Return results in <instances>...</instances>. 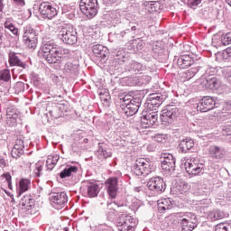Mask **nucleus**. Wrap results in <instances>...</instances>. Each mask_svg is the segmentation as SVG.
Wrapping results in <instances>:
<instances>
[{
  "instance_id": "f257e3e1",
  "label": "nucleus",
  "mask_w": 231,
  "mask_h": 231,
  "mask_svg": "<svg viewBox=\"0 0 231 231\" xmlns=\"http://www.w3.org/2000/svg\"><path fill=\"white\" fill-rule=\"evenodd\" d=\"M40 53L49 64H57L60 60V47L51 42H46Z\"/></svg>"
},
{
  "instance_id": "f03ea898",
  "label": "nucleus",
  "mask_w": 231,
  "mask_h": 231,
  "mask_svg": "<svg viewBox=\"0 0 231 231\" xmlns=\"http://www.w3.org/2000/svg\"><path fill=\"white\" fill-rule=\"evenodd\" d=\"M155 169L156 166L151 159L138 158L134 164L133 172L136 176H149Z\"/></svg>"
},
{
  "instance_id": "7ed1b4c3",
  "label": "nucleus",
  "mask_w": 231,
  "mask_h": 231,
  "mask_svg": "<svg viewBox=\"0 0 231 231\" xmlns=\"http://www.w3.org/2000/svg\"><path fill=\"white\" fill-rule=\"evenodd\" d=\"M184 167L188 174L198 176V174L203 172V169L205 168V162L200 161L198 157H190L186 160Z\"/></svg>"
},
{
  "instance_id": "20e7f679",
  "label": "nucleus",
  "mask_w": 231,
  "mask_h": 231,
  "mask_svg": "<svg viewBox=\"0 0 231 231\" xmlns=\"http://www.w3.org/2000/svg\"><path fill=\"white\" fill-rule=\"evenodd\" d=\"M137 225L138 220L128 215H121L116 220V228L118 231H134Z\"/></svg>"
},
{
  "instance_id": "39448f33",
  "label": "nucleus",
  "mask_w": 231,
  "mask_h": 231,
  "mask_svg": "<svg viewBox=\"0 0 231 231\" xmlns=\"http://www.w3.org/2000/svg\"><path fill=\"white\" fill-rule=\"evenodd\" d=\"M179 217V223L182 228V231H192L194 228H196L198 218L194 213H180Z\"/></svg>"
},
{
  "instance_id": "423d86ee",
  "label": "nucleus",
  "mask_w": 231,
  "mask_h": 231,
  "mask_svg": "<svg viewBox=\"0 0 231 231\" xmlns=\"http://www.w3.org/2000/svg\"><path fill=\"white\" fill-rule=\"evenodd\" d=\"M79 8L88 19H93L98 14V0H80Z\"/></svg>"
},
{
  "instance_id": "0eeeda50",
  "label": "nucleus",
  "mask_w": 231,
  "mask_h": 231,
  "mask_svg": "<svg viewBox=\"0 0 231 231\" xmlns=\"http://www.w3.org/2000/svg\"><path fill=\"white\" fill-rule=\"evenodd\" d=\"M59 38L65 44H75L78 41L77 30L71 25H66L61 28L59 32Z\"/></svg>"
},
{
  "instance_id": "6e6552de",
  "label": "nucleus",
  "mask_w": 231,
  "mask_h": 231,
  "mask_svg": "<svg viewBox=\"0 0 231 231\" xmlns=\"http://www.w3.org/2000/svg\"><path fill=\"white\" fill-rule=\"evenodd\" d=\"M23 41L29 50H35L38 42L37 32L35 29L32 28V26H25L23 28Z\"/></svg>"
},
{
  "instance_id": "1a4fd4ad",
  "label": "nucleus",
  "mask_w": 231,
  "mask_h": 231,
  "mask_svg": "<svg viewBox=\"0 0 231 231\" xmlns=\"http://www.w3.org/2000/svg\"><path fill=\"white\" fill-rule=\"evenodd\" d=\"M161 167L162 172L165 174L174 172V169H176V159H174V156L171 153H162L161 156Z\"/></svg>"
},
{
  "instance_id": "9d476101",
  "label": "nucleus",
  "mask_w": 231,
  "mask_h": 231,
  "mask_svg": "<svg viewBox=\"0 0 231 231\" xmlns=\"http://www.w3.org/2000/svg\"><path fill=\"white\" fill-rule=\"evenodd\" d=\"M147 187L149 190H152L155 194H162L165 192V189H167V184L162 177H152L147 182Z\"/></svg>"
},
{
  "instance_id": "9b49d317",
  "label": "nucleus",
  "mask_w": 231,
  "mask_h": 231,
  "mask_svg": "<svg viewBox=\"0 0 231 231\" xmlns=\"http://www.w3.org/2000/svg\"><path fill=\"white\" fill-rule=\"evenodd\" d=\"M158 122V111L149 110L143 112V116L141 118V125L143 129L152 127Z\"/></svg>"
},
{
  "instance_id": "f8f14e48",
  "label": "nucleus",
  "mask_w": 231,
  "mask_h": 231,
  "mask_svg": "<svg viewBox=\"0 0 231 231\" xmlns=\"http://www.w3.org/2000/svg\"><path fill=\"white\" fill-rule=\"evenodd\" d=\"M50 201L53 208L60 210V208H64L66 203H68V194L64 191L52 193L50 197Z\"/></svg>"
},
{
  "instance_id": "ddd939ff",
  "label": "nucleus",
  "mask_w": 231,
  "mask_h": 231,
  "mask_svg": "<svg viewBox=\"0 0 231 231\" xmlns=\"http://www.w3.org/2000/svg\"><path fill=\"white\" fill-rule=\"evenodd\" d=\"M179 109L174 105H168L161 114L162 122H165L166 124H171L172 120L178 116Z\"/></svg>"
},
{
  "instance_id": "4468645a",
  "label": "nucleus",
  "mask_w": 231,
  "mask_h": 231,
  "mask_svg": "<svg viewBox=\"0 0 231 231\" xmlns=\"http://www.w3.org/2000/svg\"><path fill=\"white\" fill-rule=\"evenodd\" d=\"M140 106H142V99L135 97L130 100L129 103H126V106L122 107V111L125 116H133L138 113Z\"/></svg>"
},
{
  "instance_id": "2eb2a0df",
  "label": "nucleus",
  "mask_w": 231,
  "mask_h": 231,
  "mask_svg": "<svg viewBox=\"0 0 231 231\" xmlns=\"http://www.w3.org/2000/svg\"><path fill=\"white\" fill-rule=\"evenodd\" d=\"M39 12L43 19H53L57 15V8L50 2H42L39 5Z\"/></svg>"
},
{
  "instance_id": "dca6fc26",
  "label": "nucleus",
  "mask_w": 231,
  "mask_h": 231,
  "mask_svg": "<svg viewBox=\"0 0 231 231\" xmlns=\"http://www.w3.org/2000/svg\"><path fill=\"white\" fill-rule=\"evenodd\" d=\"M164 100L165 97H163L162 94H151L146 103V109L150 111H156V109L163 104Z\"/></svg>"
},
{
  "instance_id": "f3484780",
  "label": "nucleus",
  "mask_w": 231,
  "mask_h": 231,
  "mask_svg": "<svg viewBox=\"0 0 231 231\" xmlns=\"http://www.w3.org/2000/svg\"><path fill=\"white\" fill-rule=\"evenodd\" d=\"M216 106V101L210 97H203L197 106V111L200 113H207Z\"/></svg>"
},
{
  "instance_id": "a211bd4d",
  "label": "nucleus",
  "mask_w": 231,
  "mask_h": 231,
  "mask_svg": "<svg viewBox=\"0 0 231 231\" xmlns=\"http://www.w3.org/2000/svg\"><path fill=\"white\" fill-rule=\"evenodd\" d=\"M83 187L88 198H97L100 192V186L95 181L87 180L83 182Z\"/></svg>"
},
{
  "instance_id": "6ab92c4d",
  "label": "nucleus",
  "mask_w": 231,
  "mask_h": 231,
  "mask_svg": "<svg viewBox=\"0 0 231 231\" xmlns=\"http://www.w3.org/2000/svg\"><path fill=\"white\" fill-rule=\"evenodd\" d=\"M208 151V155L210 156V158H212V160H223L225 158V154H226V151L224 147L214 144L210 145Z\"/></svg>"
},
{
  "instance_id": "aec40b11",
  "label": "nucleus",
  "mask_w": 231,
  "mask_h": 231,
  "mask_svg": "<svg viewBox=\"0 0 231 231\" xmlns=\"http://www.w3.org/2000/svg\"><path fill=\"white\" fill-rule=\"evenodd\" d=\"M106 187L110 198L115 199L118 192V179L116 177L107 179L106 181Z\"/></svg>"
},
{
  "instance_id": "412c9836",
  "label": "nucleus",
  "mask_w": 231,
  "mask_h": 231,
  "mask_svg": "<svg viewBox=\"0 0 231 231\" xmlns=\"http://www.w3.org/2000/svg\"><path fill=\"white\" fill-rule=\"evenodd\" d=\"M24 154V141L23 138L18 137L11 151V156L15 158H21Z\"/></svg>"
},
{
  "instance_id": "4be33fe9",
  "label": "nucleus",
  "mask_w": 231,
  "mask_h": 231,
  "mask_svg": "<svg viewBox=\"0 0 231 231\" xmlns=\"http://www.w3.org/2000/svg\"><path fill=\"white\" fill-rule=\"evenodd\" d=\"M8 62L9 66H18V68H23V69H26V63L23 62L21 59L19 58V54L17 52L10 51L8 54Z\"/></svg>"
},
{
  "instance_id": "5701e85b",
  "label": "nucleus",
  "mask_w": 231,
  "mask_h": 231,
  "mask_svg": "<svg viewBox=\"0 0 231 231\" xmlns=\"http://www.w3.org/2000/svg\"><path fill=\"white\" fill-rule=\"evenodd\" d=\"M77 172H79V167L68 164L65 166L63 171H60V178H61V180H66V178L75 176Z\"/></svg>"
},
{
  "instance_id": "b1692460",
  "label": "nucleus",
  "mask_w": 231,
  "mask_h": 231,
  "mask_svg": "<svg viewBox=\"0 0 231 231\" xmlns=\"http://www.w3.org/2000/svg\"><path fill=\"white\" fill-rule=\"evenodd\" d=\"M177 64L180 69H187V68H190L194 64V59L190 55H182L178 59Z\"/></svg>"
},
{
  "instance_id": "393cba45",
  "label": "nucleus",
  "mask_w": 231,
  "mask_h": 231,
  "mask_svg": "<svg viewBox=\"0 0 231 231\" xmlns=\"http://www.w3.org/2000/svg\"><path fill=\"white\" fill-rule=\"evenodd\" d=\"M180 152L187 153L189 151L194 149V140L190 138L182 139L179 144Z\"/></svg>"
},
{
  "instance_id": "a878e982",
  "label": "nucleus",
  "mask_w": 231,
  "mask_h": 231,
  "mask_svg": "<svg viewBox=\"0 0 231 231\" xmlns=\"http://www.w3.org/2000/svg\"><path fill=\"white\" fill-rule=\"evenodd\" d=\"M189 190V184H185V182L176 181L171 186V192L173 194H185Z\"/></svg>"
},
{
  "instance_id": "bb28decb",
  "label": "nucleus",
  "mask_w": 231,
  "mask_h": 231,
  "mask_svg": "<svg viewBox=\"0 0 231 231\" xmlns=\"http://www.w3.org/2000/svg\"><path fill=\"white\" fill-rule=\"evenodd\" d=\"M223 217H225V213H223V211H220L218 209H213L207 213L208 221H211V222L219 221V219H223Z\"/></svg>"
},
{
  "instance_id": "cd10ccee",
  "label": "nucleus",
  "mask_w": 231,
  "mask_h": 231,
  "mask_svg": "<svg viewBox=\"0 0 231 231\" xmlns=\"http://www.w3.org/2000/svg\"><path fill=\"white\" fill-rule=\"evenodd\" d=\"M143 69H145V67L136 61L130 62L126 67L127 71H130V73H134L135 75H137V73H142Z\"/></svg>"
},
{
  "instance_id": "c85d7f7f",
  "label": "nucleus",
  "mask_w": 231,
  "mask_h": 231,
  "mask_svg": "<svg viewBox=\"0 0 231 231\" xmlns=\"http://www.w3.org/2000/svg\"><path fill=\"white\" fill-rule=\"evenodd\" d=\"M63 73H66V75H73L75 73H79V64L73 63L71 61L65 63Z\"/></svg>"
},
{
  "instance_id": "c756f323",
  "label": "nucleus",
  "mask_w": 231,
  "mask_h": 231,
  "mask_svg": "<svg viewBox=\"0 0 231 231\" xmlns=\"http://www.w3.org/2000/svg\"><path fill=\"white\" fill-rule=\"evenodd\" d=\"M129 33V29L117 33L109 34V41H116V42H123L127 39L126 34Z\"/></svg>"
},
{
  "instance_id": "7c9ffc66",
  "label": "nucleus",
  "mask_w": 231,
  "mask_h": 231,
  "mask_svg": "<svg viewBox=\"0 0 231 231\" xmlns=\"http://www.w3.org/2000/svg\"><path fill=\"white\" fill-rule=\"evenodd\" d=\"M172 208V202L169 199H162L158 200V210L160 212H165V210H171Z\"/></svg>"
},
{
  "instance_id": "2f4dec72",
  "label": "nucleus",
  "mask_w": 231,
  "mask_h": 231,
  "mask_svg": "<svg viewBox=\"0 0 231 231\" xmlns=\"http://www.w3.org/2000/svg\"><path fill=\"white\" fill-rule=\"evenodd\" d=\"M30 187H32V180L29 179H21L19 181V195L29 190Z\"/></svg>"
},
{
  "instance_id": "473e14b6",
  "label": "nucleus",
  "mask_w": 231,
  "mask_h": 231,
  "mask_svg": "<svg viewBox=\"0 0 231 231\" xmlns=\"http://www.w3.org/2000/svg\"><path fill=\"white\" fill-rule=\"evenodd\" d=\"M113 156V153L103 145H100L97 150V158L99 160H107V158H111Z\"/></svg>"
},
{
  "instance_id": "72a5a7b5",
  "label": "nucleus",
  "mask_w": 231,
  "mask_h": 231,
  "mask_svg": "<svg viewBox=\"0 0 231 231\" xmlns=\"http://www.w3.org/2000/svg\"><path fill=\"white\" fill-rule=\"evenodd\" d=\"M106 19L111 23L112 24H118L120 23V12L118 11H111L108 12L106 14Z\"/></svg>"
},
{
  "instance_id": "f704fd0d",
  "label": "nucleus",
  "mask_w": 231,
  "mask_h": 231,
  "mask_svg": "<svg viewBox=\"0 0 231 231\" xmlns=\"http://www.w3.org/2000/svg\"><path fill=\"white\" fill-rule=\"evenodd\" d=\"M60 157L58 154L49 156L46 161V166L48 171H53L54 167L57 165Z\"/></svg>"
},
{
  "instance_id": "c9c22d12",
  "label": "nucleus",
  "mask_w": 231,
  "mask_h": 231,
  "mask_svg": "<svg viewBox=\"0 0 231 231\" xmlns=\"http://www.w3.org/2000/svg\"><path fill=\"white\" fill-rule=\"evenodd\" d=\"M92 51L95 55H100V57H106L107 53V47L100 44L93 45Z\"/></svg>"
},
{
  "instance_id": "e433bc0d",
  "label": "nucleus",
  "mask_w": 231,
  "mask_h": 231,
  "mask_svg": "<svg viewBox=\"0 0 231 231\" xmlns=\"http://www.w3.org/2000/svg\"><path fill=\"white\" fill-rule=\"evenodd\" d=\"M4 27L6 30H9V32H13V35H19V29L15 28V25H14V22L12 18H8L5 23Z\"/></svg>"
},
{
  "instance_id": "4c0bfd02",
  "label": "nucleus",
  "mask_w": 231,
  "mask_h": 231,
  "mask_svg": "<svg viewBox=\"0 0 231 231\" xmlns=\"http://www.w3.org/2000/svg\"><path fill=\"white\" fill-rule=\"evenodd\" d=\"M144 6L150 14H154V12L160 10V3L158 2H145Z\"/></svg>"
},
{
  "instance_id": "58836bf2",
  "label": "nucleus",
  "mask_w": 231,
  "mask_h": 231,
  "mask_svg": "<svg viewBox=\"0 0 231 231\" xmlns=\"http://www.w3.org/2000/svg\"><path fill=\"white\" fill-rule=\"evenodd\" d=\"M44 167V162L39 161L35 163V167L33 170V176L34 178H41L42 175V169Z\"/></svg>"
},
{
  "instance_id": "ea45409f",
  "label": "nucleus",
  "mask_w": 231,
  "mask_h": 231,
  "mask_svg": "<svg viewBox=\"0 0 231 231\" xmlns=\"http://www.w3.org/2000/svg\"><path fill=\"white\" fill-rule=\"evenodd\" d=\"M218 46H228V44H231V32H227L226 34H223L218 39Z\"/></svg>"
},
{
  "instance_id": "a19ab883",
  "label": "nucleus",
  "mask_w": 231,
  "mask_h": 231,
  "mask_svg": "<svg viewBox=\"0 0 231 231\" xmlns=\"http://www.w3.org/2000/svg\"><path fill=\"white\" fill-rule=\"evenodd\" d=\"M115 60L116 62H117V64L122 65V64H125V62H127L129 59L125 57V52L119 51H117L115 57Z\"/></svg>"
},
{
  "instance_id": "79ce46f5",
  "label": "nucleus",
  "mask_w": 231,
  "mask_h": 231,
  "mask_svg": "<svg viewBox=\"0 0 231 231\" xmlns=\"http://www.w3.org/2000/svg\"><path fill=\"white\" fill-rule=\"evenodd\" d=\"M0 80L3 82H10L12 80V75L10 74V69H4L0 70Z\"/></svg>"
},
{
  "instance_id": "37998d69",
  "label": "nucleus",
  "mask_w": 231,
  "mask_h": 231,
  "mask_svg": "<svg viewBox=\"0 0 231 231\" xmlns=\"http://www.w3.org/2000/svg\"><path fill=\"white\" fill-rule=\"evenodd\" d=\"M17 113L12 111V109L7 110V120L6 124H10V121L13 120V123L15 124V120H17Z\"/></svg>"
},
{
  "instance_id": "c03bdc74",
  "label": "nucleus",
  "mask_w": 231,
  "mask_h": 231,
  "mask_svg": "<svg viewBox=\"0 0 231 231\" xmlns=\"http://www.w3.org/2000/svg\"><path fill=\"white\" fill-rule=\"evenodd\" d=\"M153 140L155 142H158V143H165V142L169 140V135L163 134H158L153 137Z\"/></svg>"
},
{
  "instance_id": "a18cd8bd",
  "label": "nucleus",
  "mask_w": 231,
  "mask_h": 231,
  "mask_svg": "<svg viewBox=\"0 0 231 231\" xmlns=\"http://www.w3.org/2000/svg\"><path fill=\"white\" fill-rule=\"evenodd\" d=\"M215 231H231V226L228 224L220 223L215 226Z\"/></svg>"
},
{
  "instance_id": "49530a36",
  "label": "nucleus",
  "mask_w": 231,
  "mask_h": 231,
  "mask_svg": "<svg viewBox=\"0 0 231 231\" xmlns=\"http://www.w3.org/2000/svg\"><path fill=\"white\" fill-rule=\"evenodd\" d=\"M222 73L225 77V79H226V80H228V82H231V67H226L223 69Z\"/></svg>"
},
{
  "instance_id": "de8ad7c7",
  "label": "nucleus",
  "mask_w": 231,
  "mask_h": 231,
  "mask_svg": "<svg viewBox=\"0 0 231 231\" xmlns=\"http://www.w3.org/2000/svg\"><path fill=\"white\" fill-rule=\"evenodd\" d=\"M119 97L122 104V107L126 106L127 104H129L130 100H133V98H131V96H120Z\"/></svg>"
},
{
  "instance_id": "09e8293b",
  "label": "nucleus",
  "mask_w": 231,
  "mask_h": 231,
  "mask_svg": "<svg viewBox=\"0 0 231 231\" xmlns=\"http://www.w3.org/2000/svg\"><path fill=\"white\" fill-rule=\"evenodd\" d=\"M209 86L211 89H219V81L216 78L209 79Z\"/></svg>"
},
{
  "instance_id": "8fccbe9b",
  "label": "nucleus",
  "mask_w": 231,
  "mask_h": 231,
  "mask_svg": "<svg viewBox=\"0 0 231 231\" xmlns=\"http://www.w3.org/2000/svg\"><path fill=\"white\" fill-rule=\"evenodd\" d=\"M140 200H138V199H132V204L130 205V208H132V210H134V212H136V210L140 208Z\"/></svg>"
},
{
  "instance_id": "3c124183",
  "label": "nucleus",
  "mask_w": 231,
  "mask_h": 231,
  "mask_svg": "<svg viewBox=\"0 0 231 231\" xmlns=\"http://www.w3.org/2000/svg\"><path fill=\"white\" fill-rule=\"evenodd\" d=\"M216 73V69L212 67H208L203 74V78L207 79V77H212Z\"/></svg>"
},
{
  "instance_id": "603ef678",
  "label": "nucleus",
  "mask_w": 231,
  "mask_h": 231,
  "mask_svg": "<svg viewBox=\"0 0 231 231\" xmlns=\"http://www.w3.org/2000/svg\"><path fill=\"white\" fill-rule=\"evenodd\" d=\"M202 1L203 0H188V6H189V8H196Z\"/></svg>"
},
{
  "instance_id": "864d4df0",
  "label": "nucleus",
  "mask_w": 231,
  "mask_h": 231,
  "mask_svg": "<svg viewBox=\"0 0 231 231\" xmlns=\"http://www.w3.org/2000/svg\"><path fill=\"white\" fill-rule=\"evenodd\" d=\"M222 134L224 136H230V134H231V126H228V125L223 126L222 127Z\"/></svg>"
},
{
  "instance_id": "5fc2aeb1",
  "label": "nucleus",
  "mask_w": 231,
  "mask_h": 231,
  "mask_svg": "<svg viewBox=\"0 0 231 231\" xmlns=\"http://www.w3.org/2000/svg\"><path fill=\"white\" fill-rule=\"evenodd\" d=\"M30 201H32V199H30L28 196H24L23 199H22V205L23 207H26L28 205H30Z\"/></svg>"
},
{
  "instance_id": "6e6d98bb",
  "label": "nucleus",
  "mask_w": 231,
  "mask_h": 231,
  "mask_svg": "<svg viewBox=\"0 0 231 231\" xmlns=\"http://www.w3.org/2000/svg\"><path fill=\"white\" fill-rule=\"evenodd\" d=\"M23 163L25 167H27L28 169H30V167H32V160H30V158H24L23 160Z\"/></svg>"
},
{
  "instance_id": "4d7b16f0",
  "label": "nucleus",
  "mask_w": 231,
  "mask_h": 231,
  "mask_svg": "<svg viewBox=\"0 0 231 231\" xmlns=\"http://www.w3.org/2000/svg\"><path fill=\"white\" fill-rule=\"evenodd\" d=\"M116 215V212H115V209H110V211H108L106 213V217L107 219H113V217H115Z\"/></svg>"
},
{
  "instance_id": "13d9d810",
  "label": "nucleus",
  "mask_w": 231,
  "mask_h": 231,
  "mask_svg": "<svg viewBox=\"0 0 231 231\" xmlns=\"http://www.w3.org/2000/svg\"><path fill=\"white\" fill-rule=\"evenodd\" d=\"M128 33H132V35H134L136 33V26L133 25V23H130V29Z\"/></svg>"
},
{
  "instance_id": "bf43d9fd",
  "label": "nucleus",
  "mask_w": 231,
  "mask_h": 231,
  "mask_svg": "<svg viewBox=\"0 0 231 231\" xmlns=\"http://www.w3.org/2000/svg\"><path fill=\"white\" fill-rule=\"evenodd\" d=\"M17 6H24L25 3L24 0H13Z\"/></svg>"
},
{
  "instance_id": "052dcab7",
  "label": "nucleus",
  "mask_w": 231,
  "mask_h": 231,
  "mask_svg": "<svg viewBox=\"0 0 231 231\" xmlns=\"http://www.w3.org/2000/svg\"><path fill=\"white\" fill-rule=\"evenodd\" d=\"M4 178L6 180L7 183L12 182V175H10V173H5Z\"/></svg>"
},
{
  "instance_id": "680f3d73",
  "label": "nucleus",
  "mask_w": 231,
  "mask_h": 231,
  "mask_svg": "<svg viewBox=\"0 0 231 231\" xmlns=\"http://www.w3.org/2000/svg\"><path fill=\"white\" fill-rule=\"evenodd\" d=\"M196 75V72L194 70H188L187 72V77H189V79H192V77H194Z\"/></svg>"
},
{
  "instance_id": "e2e57ef3",
  "label": "nucleus",
  "mask_w": 231,
  "mask_h": 231,
  "mask_svg": "<svg viewBox=\"0 0 231 231\" xmlns=\"http://www.w3.org/2000/svg\"><path fill=\"white\" fill-rule=\"evenodd\" d=\"M3 10H5V0H0V12L3 13Z\"/></svg>"
},
{
  "instance_id": "0e129e2a",
  "label": "nucleus",
  "mask_w": 231,
  "mask_h": 231,
  "mask_svg": "<svg viewBox=\"0 0 231 231\" xmlns=\"http://www.w3.org/2000/svg\"><path fill=\"white\" fill-rule=\"evenodd\" d=\"M16 88H21L22 89H24V83H23V82H17V83H16Z\"/></svg>"
},
{
  "instance_id": "69168bd1",
  "label": "nucleus",
  "mask_w": 231,
  "mask_h": 231,
  "mask_svg": "<svg viewBox=\"0 0 231 231\" xmlns=\"http://www.w3.org/2000/svg\"><path fill=\"white\" fill-rule=\"evenodd\" d=\"M3 37H4L3 30L0 29V44H3Z\"/></svg>"
},
{
  "instance_id": "338daca9",
  "label": "nucleus",
  "mask_w": 231,
  "mask_h": 231,
  "mask_svg": "<svg viewBox=\"0 0 231 231\" xmlns=\"http://www.w3.org/2000/svg\"><path fill=\"white\" fill-rule=\"evenodd\" d=\"M226 53L228 55V57H231V47L226 50Z\"/></svg>"
},
{
  "instance_id": "774afa93",
  "label": "nucleus",
  "mask_w": 231,
  "mask_h": 231,
  "mask_svg": "<svg viewBox=\"0 0 231 231\" xmlns=\"http://www.w3.org/2000/svg\"><path fill=\"white\" fill-rule=\"evenodd\" d=\"M108 1V5H115V3H116L118 0H107Z\"/></svg>"
}]
</instances>
